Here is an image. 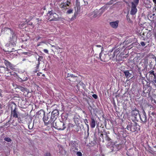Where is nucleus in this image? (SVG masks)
Here are the masks:
<instances>
[{"instance_id": "obj_54", "label": "nucleus", "mask_w": 156, "mask_h": 156, "mask_svg": "<svg viewBox=\"0 0 156 156\" xmlns=\"http://www.w3.org/2000/svg\"><path fill=\"white\" fill-rule=\"evenodd\" d=\"M70 75V74H69V73H68L67 75V77H70V76H69V75Z\"/></svg>"}, {"instance_id": "obj_11", "label": "nucleus", "mask_w": 156, "mask_h": 156, "mask_svg": "<svg viewBox=\"0 0 156 156\" xmlns=\"http://www.w3.org/2000/svg\"><path fill=\"white\" fill-rule=\"evenodd\" d=\"M70 150L71 151L75 152V150L78 151V150L77 146V144L76 143V141H72L70 144Z\"/></svg>"}, {"instance_id": "obj_46", "label": "nucleus", "mask_w": 156, "mask_h": 156, "mask_svg": "<svg viewBox=\"0 0 156 156\" xmlns=\"http://www.w3.org/2000/svg\"><path fill=\"white\" fill-rule=\"evenodd\" d=\"M146 87H144L143 88V91L144 93H147V91H146Z\"/></svg>"}, {"instance_id": "obj_32", "label": "nucleus", "mask_w": 156, "mask_h": 156, "mask_svg": "<svg viewBox=\"0 0 156 156\" xmlns=\"http://www.w3.org/2000/svg\"><path fill=\"white\" fill-rule=\"evenodd\" d=\"M82 153L80 151H77L76 152V155L77 156H82Z\"/></svg>"}, {"instance_id": "obj_9", "label": "nucleus", "mask_w": 156, "mask_h": 156, "mask_svg": "<svg viewBox=\"0 0 156 156\" xmlns=\"http://www.w3.org/2000/svg\"><path fill=\"white\" fill-rule=\"evenodd\" d=\"M43 120L45 124L46 125L50 124L52 125L53 122L52 119H51V117L49 113L47 114L46 115H45L44 117H43Z\"/></svg>"}, {"instance_id": "obj_12", "label": "nucleus", "mask_w": 156, "mask_h": 156, "mask_svg": "<svg viewBox=\"0 0 156 156\" xmlns=\"http://www.w3.org/2000/svg\"><path fill=\"white\" fill-rule=\"evenodd\" d=\"M71 2L69 1H67L66 2H62L59 5L60 7L62 9L66 10L68 9Z\"/></svg>"}, {"instance_id": "obj_50", "label": "nucleus", "mask_w": 156, "mask_h": 156, "mask_svg": "<svg viewBox=\"0 0 156 156\" xmlns=\"http://www.w3.org/2000/svg\"><path fill=\"white\" fill-rule=\"evenodd\" d=\"M41 37H37V38L36 39L37 41H38L40 39Z\"/></svg>"}, {"instance_id": "obj_53", "label": "nucleus", "mask_w": 156, "mask_h": 156, "mask_svg": "<svg viewBox=\"0 0 156 156\" xmlns=\"http://www.w3.org/2000/svg\"><path fill=\"white\" fill-rule=\"evenodd\" d=\"M41 42H39L37 44V46L38 47V46H40L41 44Z\"/></svg>"}, {"instance_id": "obj_17", "label": "nucleus", "mask_w": 156, "mask_h": 156, "mask_svg": "<svg viewBox=\"0 0 156 156\" xmlns=\"http://www.w3.org/2000/svg\"><path fill=\"white\" fill-rule=\"evenodd\" d=\"M119 23V21L116 20L114 22H110V25L112 27L115 29L118 27Z\"/></svg>"}, {"instance_id": "obj_38", "label": "nucleus", "mask_w": 156, "mask_h": 156, "mask_svg": "<svg viewBox=\"0 0 156 156\" xmlns=\"http://www.w3.org/2000/svg\"><path fill=\"white\" fill-rule=\"evenodd\" d=\"M17 118L18 121L20 123L21 122H22V120L20 118V117H19V116L18 117V118Z\"/></svg>"}, {"instance_id": "obj_41", "label": "nucleus", "mask_w": 156, "mask_h": 156, "mask_svg": "<svg viewBox=\"0 0 156 156\" xmlns=\"http://www.w3.org/2000/svg\"><path fill=\"white\" fill-rule=\"evenodd\" d=\"M44 156H51V154L50 153L47 152L45 154Z\"/></svg>"}, {"instance_id": "obj_13", "label": "nucleus", "mask_w": 156, "mask_h": 156, "mask_svg": "<svg viewBox=\"0 0 156 156\" xmlns=\"http://www.w3.org/2000/svg\"><path fill=\"white\" fill-rule=\"evenodd\" d=\"M140 120L143 122H145L147 121V117L146 114L144 111L142 113L139 115Z\"/></svg>"}, {"instance_id": "obj_22", "label": "nucleus", "mask_w": 156, "mask_h": 156, "mask_svg": "<svg viewBox=\"0 0 156 156\" xmlns=\"http://www.w3.org/2000/svg\"><path fill=\"white\" fill-rule=\"evenodd\" d=\"M3 31H5V32H6L7 31L9 32L10 31V33L11 34L12 33H13V31L12 29L10 28H8V27H5L3 29Z\"/></svg>"}, {"instance_id": "obj_2", "label": "nucleus", "mask_w": 156, "mask_h": 156, "mask_svg": "<svg viewBox=\"0 0 156 156\" xmlns=\"http://www.w3.org/2000/svg\"><path fill=\"white\" fill-rule=\"evenodd\" d=\"M51 125L55 128L58 130H64L66 127L64 122L59 121H57L56 122L55 121H53Z\"/></svg>"}, {"instance_id": "obj_58", "label": "nucleus", "mask_w": 156, "mask_h": 156, "mask_svg": "<svg viewBox=\"0 0 156 156\" xmlns=\"http://www.w3.org/2000/svg\"><path fill=\"white\" fill-rule=\"evenodd\" d=\"M62 0H56L58 2H60L61 1H62Z\"/></svg>"}, {"instance_id": "obj_1", "label": "nucleus", "mask_w": 156, "mask_h": 156, "mask_svg": "<svg viewBox=\"0 0 156 156\" xmlns=\"http://www.w3.org/2000/svg\"><path fill=\"white\" fill-rule=\"evenodd\" d=\"M9 108L11 109V116L13 118H18L20 113L18 111L17 105L14 103H11L9 105Z\"/></svg>"}, {"instance_id": "obj_10", "label": "nucleus", "mask_w": 156, "mask_h": 156, "mask_svg": "<svg viewBox=\"0 0 156 156\" xmlns=\"http://www.w3.org/2000/svg\"><path fill=\"white\" fill-rule=\"evenodd\" d=\"M59 114V112L57 109L54 110L51 113V119H52L53 121H55Z\"/></svg>"}, {"instance_id": "obj_7", "label": "nucleus", "mask_w": 156, "mask_h": 156, "mask_svg": "<svg viewBox=\"0 0 156 156\" xmlns=\"http://www.w3.org/2000/svg\"><path fill=\"white\" fill-rule=\"evenodd\" d=\"M148 73L149 74L148 79L149 81L152 83H154V85L156 86L155 84L156 83V73H155L154 71L153 70H150Z\"/></svg>"}, {"instance_id": "obj_44", "label": "nucleus", "mask_w": 156, "mask_h": 156, "mask_svg": "<svg viewBox=\"0 0 156 156\" xmlns=\"http://www.w3.org/2000/svg\"><path fill=\"white\" fill-rule=\"evenodd\" d=\"M43 51L45 53H46L47 54H48V50L46 49H44L43 50Z\"/></svg>"}, {"instance_id": "obj_35", "label": "nucleus", "mask_w": 156, "mask_h": 156, "mask_svg": "<svg viewBox=\"0 0 156 156\" xmlns=\"http://www.w3.org/2000/svg\"><path fill=\"white\" fill-rule=\"evenodd\" d=\"M113 1V0H111L109 2H108L107 3L106 5H111L112 4H113L112 1Z\"/></svg>"}, {"instance_id": "obj_37", "label": "nucleus", "mask_w": 156, "mask_h": 156, "mask_svg": "<svg viewBox=\"0 0 156 156\" xmlns=\"http://www.w3.org/2000/svg\"><path fill=\"white\" fill-rule=\"evenodd\" d=\"M73 10L72 9H69L67 11V13L68 14H70L73 13Z\"/></svg>"}, {"instance_id": "obj_4", "label": "nucleus", "mask_w": 156, "mask_h": 156, "mask_svg": "<svg viewBox=\"0 0 156 156\" xmlns=\"http://www.w3.org/2000/svg\"><path fill=\"white\" fill-rule=\"evenodd\" d=\"M139 2V0H133V1L131 2V6L130 11L131 15H134L136 13L137 11L136 6L138 5Z\"/></svg>"}, {"instance_id": "obj_61", "label": "nucleus", "mask_w": 156, "mask_h": 156, "mask_svg": "<svg viewBox=\"0 0 156 156\" xmlns=\"http://www.w3.org/2000/svg\"><path fill=\"white\" fill-rule=\"evenodd\" d=\"M42 76H43L44 77H45V75L44 74H43L42 75Z\"/></svg>"}, {"instance_id": "obj_40", "label": "nucleus", "mask_w": 156, "mask_h": 156, "mask_svg": "<svg viewBox=\"0 0 156 156\" xmlns=\"http://www.w3.org/2000/svg\"><path fill=\"white\" fill-rule=\"evenodd\" d=\"M76 5L77 9L79 8L80 7V2L76 3Z\"/></svg>"}, {"instance_id": "obj_31", "label": "nucleus", "mask_w": 156, "mask_h": 156, "mask_svg": "<svg viewBox=\"0 0 156 156\" xmlns=\"http://www.w3.org/2000/svg\"><path fill=\"white\" fill-rule=\"evenodd\" d=\"M84 122L85 123L86 125L87 126V127L88 128H89V126L88 124V120L87 119H86L84 120Z\"/></svg>"}, {"instance_id": "obj_3", "label": "nucleus", "mask_w": 156, "mask_h": 156, "mask_svg": "<svg viewBox=\"0 0 156 156\" xmlns=\"http://www.w3.org/2000/svg\"><path fill=\"white\" fill-rule=\"evenodd\" d=\"M116 53H117L116 51H115L113 53L112 56L110 57H109L110 55L100 53L99 54L100 59L101 61L105 62H107L110 58H114L115 57Z\"/></svg>"}, {"instance_id": "obj_52", "label": "nucleus", "mask_w": 156, "mask_h": 156, "mask_svg": "<svg viewBox=\"0 0 156 156\" xmlns=\"http://www.w3.org/2000/svg\"><path fill=\"white\" fill-rule=\"evenodd\" d=\"M42 74V73L41 72H39L37 73V75L38 76H40L41 74Z\"/></svg>"}, {"instance_id": "obj_55", "label": "nucleus", "mask_w": 156, "mask_h": 156, "mask_svg": "<svg viewBox=\"0 0 156 156\" xmlns=\"http://www.w3.org/2000/svg\"><path fill=\"white\" fill-rule=\"evenodd\" d=\"M96 46L98 47H102L100 45H97Z\"/></svg>"}, {"instance_id": "obj_47", "label": "nucleus", "mask_w": 156, "mask_h": 156, "mask_svg": "<svg viewBox=\"0 0 156 156\" xmlns=\"http://www.w3.org/2000/svg\"><path fill=\"white\" fill-rule=\"evenodd\" d=\"M154 3V5H155V7H156V9H155L156 10V0H152Z\"/></svg>"}, {"instance_id": "obj_25", "label": "nucleus", "mask_w": 156, "mask_h": 156, "mask_svg": "<svg viewBox=\"0 0 156 156\" xmlns=\"http://www.w3.org/2000/svg\"><path fill=\"white\" fill-rule=\"evenodd\" d=\"M32 95V92L29 91L27 92V93L26 94H25V96L27 97L30 98V97Z\"/></svg>"}, {"instance_id": "obj_30", "label": "nucleus", "mask_w": 156, "mask_h": 156, "mask_svg": "<svg viewBox=\"0 0 156 156\" xmlns=\"http://www.w3.org/2000/svg\"><path fill=\"white\" fill-rule=\"evenodd\" d=\"M79 117V116L78 115L75 116H74V119L75 122H76V121H78V120H79V119L78 117Z\"/></svg>"}, {"instance_id": "obj_6", "label": "nucleus", "mask_w": 156, "mask_h": 156, "mask_svg": "<svg viewBox=\"0 0 156 156\" xmlns=\"http://www.w3.org/2000/svg\"><path fill=\"white\" fill-rule=\"evenodd\" d=\"M3 63H4L6 67L9 68L12 70L15 69V66L12 64L8 60H6L5 58H3L0 60V66H2Z\"/></svg>"}, {"instance_id": "obj_62", "label": "nucleus", "mask_w": 156, "mask_h": 156, "mask_svg": "<svg viewBox=\"0 0 156 156\" xmlns=\"http://www.w3.org/2000/svg\"><path fill=\"white\" fill-rule=\"evenodd\" d=\"M154 147H156V145Z\"/></svg>"}, {"instance_id": "obj_48", "label": "nucleus", "mask_w": 156, "mask_h": 156, "mask_svg": "<svg viewBox=\"0 0 156 156\" xmlns=\"http://www.w3.org/2000/svg\"><path fill=\"white\" fill-rule=\"evenodd\" d=\"M69 76H70V77H76V76H74L73 74H70V75H69Z\"/></svg>"}, {"instance_id": "obj_42", "label": "nucleus", "mask_w": 156, "mask_h": 156, "mask_svg": "<svg viewBox=\"0 0 156 156\" xmlns=\"http://www.w3.org/2000/svg\"><path fill=\"white\" fill-rule=\"evenodd\" d=\"M92 97L95 99H97L98 98L97 95L96 94H93Z\"/></svg>"}, {"instance_id": "obj_60", "label": "nucleus", "mask_w": 156, "mask_h": 156, "mask_svg": "<svg viewBox=\"0 0 156 156\" xmlns=\"http://www.w3.org/2000/svg\"><path fill=\"white\" fill-rule=\"evenodd\" d=\"M77 3L79 2H78V1H76V3H77Z\"/></svg>"}, {"instance_id": "obj_36", "label": "nucleus", "mask_w": 156, "mask_h": 156, "mask_svg": "<svg viewBox=\"0 0 156 156\" xmlns=\"http://www.w3.org/2000/svg\"><path fill=\"white\" fill-rule=\"evenodd\" d=\"M22 53L25 55H27L28 56H30L31 55V54L30 53L28 52H23Z\"/></svg>"}, {"instance_id": "obj_33", "label": "nucleus", "mask_w": 156, "mask_h": 156, "mask_svg": "<svg viewBox=\"0 0 156 156\" xmlns=\"http://www.w3.org/2000/svg\"><path fill=\"white\" fill-rule=\"evenodd\" d=\"M28 79V78L27 77H23V79L20 78V80L22 81H26Z\"/></svg>"}, {"instance_id": "obj_14", "label": "nucleus", "mask_w": 156, "mask_h": 156, "mask_svg": "<svg viewBox=\"0 0 156 156\" xmlns=\"http://www.w3.org/2000/svg\"><path fill=\"white\" fill-rule=\"evenodd\" d=\"M12 36L11 37H10L9 41L13 45L15 44V43L16 41L17 37L13 32L12 33Z\"/></svg>"}, {"instance_id": "obj_56", "label": "nucleus", "mask_w": 156, "mask_h": 156, "mask_svg": "<svg viewBox=\"0 0 156 156\" xmlns=\"http://www.w3.org/2000/svg\"><path fill=\"white\" fill-rule=\"evenodd\" d=\"M151 115L153 116H154L155 115V113L154 112H153L151 113Z\"/></svg>"}, {"instance_id": "obj_24", "label": "nucleus", "mask_w": 156, "mask_h": 156, "mask_svg": "<svg viewBox=\"0 0 156 156\" xmlns=\"http://www.w3.org/2000/svg\"><path fill=\"white\" fill-rule=\"evenodd\" d=\"M33 18V17L32 16H26V21L27 23H28V22L30 21V20H31Z\"/></svg>"}, {"instance_id": "obj_20", "label": "nucleus", "mask_w": 156, "mask_h": 156, "mask_svg": "<svg viewBox=\"0 0 156 156\" xmlns=\"http://www.w3.org/2000/svg\"><path fill=\"white\" fill-rule=\"evenodd\" d=\"M7 69V67L2 66H0V73L4 74L6 70Z\"/></svg>"}, {"instance_id": "obj_45", "label": "nucleus", "mask_w": 156, "mask_h": 156, "mask_svg": "<svg viewBox=\"0 0 156 156\" xmlns=\"http://www.w3.org/2000/svg\"><path fill=\"white\" fill-rule=\"evenodd\" d=\"M140 44L142 46H145V43L143 42V41H142L141 42V43H140Z\"/></svg>"}, {"instance_id": "obj_29", "label": "nucleus", "mask_w": 156, "mask_h": 156, "mask_svg": "<svg viewBox=\"0 0 156 156\" xmlns=\"http://www.w3.org/2000/svg\"><path fill=\"white\" fill-rule=\"evenodd\" d=\"M88 109L91 113V114H92V112L94 111V109L92 108V107L91 106H90L88 108Z\"/></svg>"}, {"instance_id": "obj_59", "label": "nucleus", "mask_w": 156, "mask_h": 156, "mask_svg": "<svg viewBox=\"0 0 156 156\" xmlns=\"http://www.w3.org/2000/svg\"><path fill=\"white\" fill-rule=\"evenodd\" d=\"M111 140V139L109 137L108 138V140Z\"/></svg>"}, {"instance_id": "obj_15", "label": "nucleus", "mask_w": 156, "mask_h": 156, "mask_svg": "<svg viewBox=\"0 0 156 156\" xmlns=\"http://www.w3.org/2000/svg\"><path fill=\"white\" fill-rule=\"evenodd\" d=\"M45 114V112L43 109H41L37 112V115L38 118L42 117L43 118Z\"/></svg>"}, {"instance_id": "obj_57", "label": "nucleus", "mask_w": 156, "mask_h": 156, "mask_svg": "<svg viewBox=\"0 0 156 156\" xmlns=\"http://www.w3.org/2000/svg\"><path fill=\"white\" fill-rule=\"evenodd\" d=\"M153 16H156V13H154L153 14Z\"/></svg>"}, {"instance_id": "obj_18", "label": "nucleus", "mask_w": 156, "mask_h": 156, "mask_svg": "<svg viewBox=\"0 0 156 156\" xmlns=\"http://www.w3.org/2000/svg\"><path fill=\"white\" fill-rule=\"evenodd\" d=\"M131 114L132 116H134L136 118V116L138 114L140 115L139 114V111L136 108H135L133 110H132L131 112Z\"/></svg>"}, {"instance_id": "obj_5", "label": "nucleus", "mask_w": 156, "mask_h": 156, "mask_svg": "<svg viewBox=\"0 0 156 156\" xmlns=\"http://www.w3.org/2000/svg\"><path fill=\"white\" fill-rule=\"evenodd\" d=\"M139 126L136 122L134 123L129 122L127 125V128L128 130L132 132H134L137 130H139Z\"/></svg>"}, {"instance_id": "obj_21", "label": "nucleus", "mask_w": 156, "mask_h": 156, "mask_svg": "<svg viewBox=\"0 0 156 156\" xmlns=\"http://www.w3.org/2000/svg\"><path fill=\"white\" fill-rule=\"evenodd\" d=\"M123 73L126 78H129L131 76V74L129 73L128 70L124 71Z\"/></svg>"}, {"instance_id": "obj_19", "label": "nucleus", "mask_w": 156, "mask_h": 156, "mask_svg": "<svg viewBox=\"0 0 156 156\" xmlns=\"http://www.w3.org/2000/svg\"><path fill=\"white\" fill-rule=\"evenodd\" d=\"M12 73H13V72L10 71V69L7 68V69L6 70L4 74L5 76L9 77L11 75H14V74H12Z\"/></svg>"}, {"instance_id": "obj_34", "label": "nucleus", "mask_w": 156, "mask_h": 156, "mask_svg": "<svg viewBox=\"0 0 156 156\" xmlns=\"http://www.w3.org/2000/svg\"><path fill=\"white\" fill-rule=\"evenodd\" d=\"M18 88L19 89H20L21 91H23V89H24V88H25L23 87H22L21 86H19L18 87Z\"/></svg>"}, {"instance_id": "obj_8", "label": "nucleus", "mask_w": 156, "mask_h": 156, "mask_svg": "<svg viewBox=\"0 0 156 156\" xmlns=\"http://www.w3.org/2000/svg\"><path fill=\"white\" fill-rule=\"evenodd\" d=\"M48 15V20L50 21H56L60 19L57 14L53 12H52V11L49 12Z\"/></svg>"}, {"instance_id": "obj_16", "label": "nucleus", "mask_w": 156, "mask_h": 156, "mask_svg": "<svg viewBox=\"0 0 156 156\" xmlns=\"http://www.w3.org/2000/svg\"><path fill=\"white\" fill-rule=\"evenodd\" d=\"M96 120L95 119L92 117L91 118V121L90 123V127L92 128H94L96 126Z\"/></svg>"}, {"instance_id": "obj_43", "label": "nucleus", "mask_w": 156, "mask_h": 156, "mask_svg": "<svg viewBox=\"0 0 156 156\" xmlns=\"http://www.w3.org/2000/svg\"><path fill=\"white\" fill-rule=\"evenodd\" d=\"M43 58V57L42 56H40L39 58L37 59V61H38V62L40 63V61L41 60V59H42Z\"/></svg>"}, {"instance_id": "obj_51", "label": "nucleus", "mask_w": 156, "mask_h": 156, "mask_svg": "<svg viewBox=\"0 0 156 156\" xmlns=\"http://www.w3.org/2000/svg\"><path fill=\"white\" fill-rule=\"evenodd\" d=\"M100 132L101 133L100 134V136L103 137V134H102V132L101 131Z\"/></svg>"}, {"instance_id": "obj_39", "label": "nucleus", "mask_w": 156, "mask_h": 156, "mask_svg": "<svg viewBox=\"0 0 156 156\" xmlns=\"http://www.w3.org/2000/svg\"><path fill=\"white\" fill-rule=\"evenodd\" d=\"M144 82L147 83V81L146 80H145L143 78L142 79V83L143 84L144 86V84H145Z\"/></svg>"}, {"instance_id": "obj_64", "label": "nucleus", "mask_w": 156, "mask_h": 156, "mask_svg": "<svg viewBox=\"0 0 156 156\" xmlns=\"http://www.w3.org/2000/svg\"><path fill=\"white\" fill-rule=\"evenodd\" d=\"M29 128L30 129H31V128H29Z\"/></svg>"}, {"instance_id": "obj_49", "label": "nucleus", "mask_w": 156, "mask_h": 156, "mask_svg": "<svg viewBox=\"0 0 156 156\" xmlns=\"http://www.w3.org/2000/svg\"><path fill=\"white\" fill-rule=\"evenodd\" d=\"M2 90L0 89V96L1 97H2Z\"/></svg>"}, {"instance_id": "obj_27", "label": "nucleus", "mask_w": 156, "mask_h": 156, "mask_svg": "<svg viewBox=\"0 0 156 156\" xmlns=\"http://www.w3.org/2000/svg\"><path fill=\"white\" fill-rule=\"evenodd\" d=\"M29 90L27 88H25L22 91L23 92V95L25 96V94H26Z\"/></svg>"}, {"instance_id": "obj_26", "label": "nucleus", "mask_w": 156, "mask_h": 156, "mask_svg": "<svg viewBox=\"0 0 156 156\" xmlns=\"http://www.w3.org/2000/svg\"><path fill=\"white\" fill-rule=\"evenodd\" d=\"M126 17L127 21L129 23H132L133 22V21L130 18L129 16L128 15H126Z\"/></svg>"}, {"instance_id": "obj_28", "label": "nucleus", "mask_w": 156, "mask_h": 156, "mask_svg": "<svg viewBox=\"0 0 156 156\" xmlns=\"http://www.w3.org/2000/svg\"><path fill=\"white\" fill-rule=\"evenodd\" d=\"M4 140L8 142H10L12 141L11 139L9 137H5Z\"/></svg>"}, {"instance_id": "obj_23", "label": "nucleus", "mask_w": 156, "mask_h": 156, "mask_svg": "<svg viewBox=\"0 0 156 156\" xmlns=\"http://www.w3.org/2000/svg\"><path fill=\"white\" fill-rule=\"evenodd\" d=\"M40 64V62H38V64H37L36 66L35 67V70L33 71V72L34 73H36L38 71V69L39 68Z\"/></svg>"}, {"instance_id": "obj_63", "label": "nucleus", "mask_w": 156, "mask_h": 156, "mask_svg": "<svg viewBox=\"0 0 156 156\" xmlns=\"http://www.w3.org/2000/svg\"><path fill=\"white\" fill-rule=\"evenodd\" d=\"M151 7V5H150V7H148V8H150Z\"/></svg>"}]
</instances>
